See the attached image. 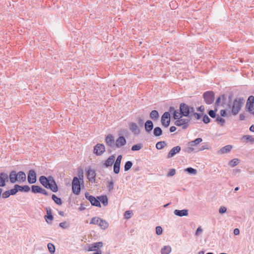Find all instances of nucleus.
Listing matches in <instances>:
<instances>
[{
  "mask_svg": "<svg viewBox=\"0 0 254 254\" xmlns=\"http://www.w3.org/2000/svg\"><path fill=\"white\" fill-rule=\"evenodd\" d=\"M39 182L45 188L50 189L54 192L58 191V186L52 176H49L47 178L44 176H41L39 178Z\"/></svg>",
  "mask_w": 254,
  "mask_h": 254,
  "instance_id": "obj_1",
  "label": "nucleus"
},
{
  "mask_svg": "<svg viewBox=\"0 0 254 254\" xmlns=\"http://www.w3.org/2000/svg\"><path fill=\"white\" fill-rule=\"evenodd\" d=\"M182 115H179L178 112L175 111L173 115L174 119L176 120L175 122V125L178 127L182 126V128L185 129L188 127L190 119H182Z\"/></svg>",
  "mask_w": 254,
  "mask_h": 254,
  "instance_id": "obj_2",
  "label": "nucleus"
},
{
  "mask_svg": "<svg viewBox=\"0 0 254 254\" xmlns=\"http://www.w3.org/2000/svg\"><path fill=\"white\" fill-rule=\"evenodd\" d=\"M245 100L243 98H237L234 101L231 111L233 115L238 114L244 104Z\"/></svg>",
  "mask_w": 254,
  "mask_h": 254,
  "instance_id": "obj_3",
  "label": "nucleus"
},
{
  "mask_svg": "<svg viewBox=\"0 0 254 254\" xmlns=\"http://www.w3.org/2000/svg\"><path fill=\"white\" fill-rule=\"evenodd\" d=\"M202 141L201 138H197L194 140L190 141L188 144V146L185 149V151L190 153L194 151V147L197 146Z\"/></svg>",
  "mask_w": 254,
  "mask_h": 254,
  "instance_id": "obj_4",
  "label": "nucleus"
},
{
  "mask_svg": "<svg viewBox=\"0 0 254 254\" xmlns=\"http://www.w3.org/2000/svg\"><path fill=\"white\" fill-rule=\"evenodd\" d=\"M72 190L75 194H78L80 193L81 188L80 181L77 177H74L72 182Z\"/></svg>",
  "mask_w": 254,
  "mask_h": 254,
  "instance_id": "obj_5",
  "label": "nucleus"
},
{
  "mask_svg": "<svg viewBox=\"0 0 254 254\" xmlns=\"http://www.w3.org/2000/svg\"><path fill=\"white\" fill-rule=\"evenodd\" d=\"M203 97L205 102L208 104H211L214 100V93L213 91H206L203 93Z\"/></svg>",
  "mask_w": 254,
  "mask_h": 254,
  "instance_id": "obj_6",
  "label": "nucleus"
},
{
  "mask_svg": "<svg viewBox=\"0 0 254 254\" xmlns=\"http://www.w3.org/2000/svg\"><path fill=\"white\" fill-rule=\"evenodd\" d=\"M180 112L179 115H181L182 116L191 117V115H190L189 106L185 103H181L180 104Z\"/></svg>",
  "mask_w": 254,
  "mask_h": 254,
  "instance_id": "obj_7",
  "label": "nucleus"
},
{
  "mask_svg": "<svg viewBox=\"0 0 254 254\" xmlns=\"http://www.w3.org/2000/svg\"><path fill=\"white\" fill-rule=\"evenodd\" d=\"M85 196L90 202L92 205L101 207V204L98 198H96L94 196L89 195L88 192L85 193Z\"/></svg>",
  "mask_w": 254,
  "mask_h": 254,
  "instance_id": "obj_8",
  "label": "nucleus"
},
{
  "mask_svg": "<svg viewBox=\"0 0 254 254\" xmlns=\"http://www.w3.org/2000/svg\"><path fill=\"white\" fill-rule=\"evenodd\" d=\"M162 125L165 127H167L170 123V115L168 112H165L161 117Z\"/></svg>",
  "mask_w": 254,
  "mask_h": 254,
  "instance_id": "obj_9",
  "label": "nucleus"
},
{
  "mask_svg": "<svg viewBox=\"0 0 254 254\" xmlns=\"http://www.w3.org/2000/svg\"><path fill=\"white\" fill-rule=\"evenodd\" d=\"M105 151V147L104 144L98 143L94 148V153L97 156L102 155Z\"/></svg>",
  "mask_w": 254,
  "mask_h": 254,
  "instance_id": "obj_10",
  "label": "nucleus"
},
{
  "mask_svg": "<svg viewBox=\"0 0 254 254\" xmlns=\"http://www.w3.org/2000/svg\"><path fill=\"white\" fill-rule=\"evenodd\" d=\"M105 142L107 146L112 149L115 148V141L113 136L112 134H108L105 138Z\"/></svg>",
  "mask_w": 254,
  "mask_h": 254,
  "instance_id": "obj_11",
  "label": "nucleus"
},
{
  "mask_svg": "<svg viewBox=\"0 0 254 254\" xmlns=\"http://www.w3.org/2000/svg\"><path fill=\"white\" fill-rule=\"evenodd\" d=\"M254 104V96L251 95L249 96L247 100L246 107L247 109H248V111L252 114L254 110V108H253Z\"/></svg>",
  "mask_w": 254,
  "mask_h": 254,
  "instance_id": "obj_12",
  "label": "nucleus"
},
{
  "mask_svg": "<svg viewBox=\"0 0 254 254\" xmlns=\"http://www.w3.org/2000/svg\"><path fill=\"white\" fill-rule=\"evenodd\" d=\"M28 182L29 184H32L36 182V174L34 170H30L28 173Z\"/></svg>",
  "mask_w": 254,
  "mask_h": 254,
  "instance_id": "obj_13",
  "label": "nucleus"
},
{
  "mask_svg": "<svg viewBox=\"0 0 254 254\" xmlns=\"http://www.w3.org/2000/svg\"><path fill=\"white\" fill-rule=\"evenodd\" d=\"M9 181L8 175L4 172L0 173V187H4L6 183Z\"/></svg>",
  "mask_w": 254,
  "mask_h": 254,
  "instance_id": "obj_14",
  "label": "nucleus"
},
{
  "mask_svg": "<svg viewBox=\"0 0 254 254\" xmlns=\"http://www.w3.org/2000/svg\"><path fill=\"white\" fill-rule=\"evenodd\" d=\"M127 143L126 138L123 136H119L115 141V147L121 148L124 146Z\"/></svg>",
  "mask_w": 254,
  "mask_h": 254,
  "instance_id": "obj_15",
  "label": "nucleus"
},
{
  "mask_svg": "<svg viewBox=\"0 0 254 254\" xmlns=\"http://www.w3.org/2000/svg\"><path fill=\"white\" fill-rule=\"evenodd\" d=\"M181 150V147L180 146H177L172 148L167 155V158H170L175 156L177 153L180 152Z\"/></svg>",
  "mask_w": 254,
  "mask_h": 254,
  "instance_id": "obj_16",
  "label": "nucleus"
},
{
  "mask_svg": "<svg viewBox=\"0 0 254 254\" xmlns=\"http://www.w3.org/2000/svg\"><path fill=\"white\" fill-rule=\"evenodd\" d=\"M96 174L93 170L89 169L87 172V179L90 182H95V177Z\"/></svg>",
  "mask_w": 254,
  "mask_h": 254,
  "instance_id": "obj_17",
  "label": "nucleus"
},
{
  "mask_svg": "<svg viewBox=\"0 0 254 254\" xmlns=\"http://www.w3.org/2000/svg\"><path fill=\"white\" fill-rule=\"evenodd\" d=\"M174 213L175 215L180 217L187 216L189 215V210L187 209L182 210L176 209L174 211Z\"/></svg>",
  "mask_w": 254,
  "mask_h": 254,
  "instance_id": "obj_18",
  "label": "nucleus"
},
{
  "mask_svg": "<svg viewBox=\"0 0 254 254\" xmlns=\"http://www.w3.org/2000/svg\"><path fill=\"white\" fill-rule=\"evenodd\" d=\"M47 215H45L44 218L46 222L48 224L51 223V221L53 220V216L52 213L51 209L50 208H46Z\"/></svg>",
  "mask_w": 254,
  "mask_h": 254,
  "instance_id": "obj_19",
  "label": "nucleus"
},
{
  "mask_svg": "<svg viewBox=\"0 0 254 254\" xmlns=\"http://www.w3.org/2000/svg\"><path fill=\"white\" fill-rule=\"evenodd\" d=\"M103 246L102 242L95 243L90 245L88 248L89 251H95Z\"/></svg>",
  "mask_w": 254,
  "mask_h": 254,
  "instance_id": "obj_20",
  "label": "nucleus"
},
{
  "mask_svg": "<svg viewBox=\"0 0 254 254\" xmlns=\"http://www.w3.org/2000/svg\"><path fill=\"white\" fill-rule=\"evenodd\" d=\"M129 129L135 135H138L140 133L139 129L136 124L134 123H131L129 124Z\"/></svg>",
  "mask_w": 254,
  "mask_h": 254,
  "instance_id": "obj_21",
  "label": "nucleus"
},
{
  "mask_svg": "<svg viewBox=\"0 0 254 254\" xmlns=\"http://www.w3.org/2000/svg\"><path fill=\"white\" fill-rule=\"evenodd\" d=\"M17 173L15 171H12L8 175L9 179L11 183H14L18 181Z\"/></svg>",
  "mask_w": 254,
  "mask_h": 254,
  "instance_id": "obj_22",
  "label": "nucleus"
},
{
  "mask_svg": "<svg viewBox=\"0 0 254 254\" xmlns=\"http://www.w3.org/2000/svg\"><path fill=\"white\" fill-rule=\"evenodd\" d=\"M115 161V156L112 155L110 156L105 161L104 165L105 167H108L112 166Z\"/></svg>",
  "mask_w": 254,
  "mask_h": 254,
  "instance_id": "obj_23",
  "label": "nucleus"
},
{
  "mask_svg": "<svg viewBox=\"0 0 254 254\" xmlns=\"http://www.w3.org/2000/svg\"><path fill=\"white\" fill-rule=\"evenodd\" d=\"M144 127L145 130L149 132L151 131L153 128V124L150 120H147L144 124Z\"/></svg>",
  "mask_w": 254,
  "mask_h": 254,
  "instance_id": "obj_24",
  "label": "nucleus"
},
{
  "mask_svg": "<svg viewBox=\"0 0 254 254\" xmlns=\"http://www.w3.org/2000/svg\"><path fill=\"white\" fill-rule=\"evenodd\" d=\"M44 189L39 186L33 185L31 187V191L34 193H40L42 194Z\"/></svg>",
  "mask_w": 254,
  "mask_h": 254,
  "instance_id": "obj_25",
  "label": "nucleus"
},
{
  "mask_svg": "<svg viewBox=\"0 0 254 254\" xmlns=\"http://www.w3.org/2000/svg\"><path fill=\"white\" fill-rule=\"evenodd\" d=\"M232 148V146L231 145H227L224 147L221 148L219 151V154H224L230 152Z\"/></svg>",
  "mask_w": 254,
  "mask_h": 254,
  "instance_id": "obj_26",
  "label": "nucleus"
},
{
  "mask_svg": "<svg viewBox=\"0 0 254 254\" xmlns=\"http://www.w3.org/2000/svg\"><path fill=\"white\" fill-rule=\"evenodd\" d=\"M18 182H24L26 181V176L25 173L23 171H19L17 173Z\"/></svg>",
  "mask_w": 254,
  "mask_h": 254,
  "instance_id": "obj_27",
  "label": "nucleus"
},
{
  "mask_svg": "<svg viewBox=\"0 0 254 254\" xmlns=\"http://www.w3.org/2000/svg\"><path fill=\"white\" fill-rule=\"evenodd\" d=\"M98 226L103 230H105L108 228L109 226V223L105 220L100 218L99 220Z\"/></svg>",
  "mask_w": 254,
  "mask_h": 254,
  "instance_id": "obj_28",
  "label": "nucleus"
},
{
  "mask_svg": "<svg viewBox=\"0 0 254 254\" xmlns=\"http://www.w3.org/2000/svg\"><path fill=\"white\" fill-rule=\"evenodd\" d=\"M172 251V248L170 246H165L161 249V254H169Z\"/></svg>",
  "mask_w": 254,
  "mask_h": 254,
  "instance_id": "obj_29",
  "label": "nucleus"
},
{
  "mask_svg": "<svg viewBox=\"0 0 254 254\" xmlns=\"http://www.w3.org/2000/svg\"><path fill=\"white\" fill-rule=\"evenodd\" d=\"M100 202H101L104 206H107L108 204V197L106 195H101L97 197Z\"/></svg>",
  "mask_w": 254,
  "mask_h": 254,
  "instance_id": "obj_30",
  "label": "nucleus"
},
{
  "mask_svg": "<svg viewBox=\"0 0 254 254\" xmlns=\"http://www.w3.org/2000/svg\"><path fill=\"white\" fill-rule=\"evenodd\" d=\"M16 186L18 191L28 192L30 190V187L27 185L21 186L19 185L16 184Z\"/></svg>",
  "mask_w": 254,
  "mask_h": 254,
  "instance_id": "obj_31",
  "label": "nucleus"
},
{
  "mask_svg": "<svg viewBox=\"0 0 254 254\" xmlns=\"http://www.w3.org/2000/svg\"><path fill=\"white\" fill-rule=\"evenodd\" d=\"M222 99V103L224 101L226 100L224 95L219 96L217 99L215 103V108H217L218 106L221 105V100Z\"/></svg>",
  "mask_w": 254,
  "mask_h": 254,
  "instance_id": "obj_32",
  "label": "nucleus"
},
{
  "mask_svg": "<svg viewBox=\"0 0 254 254\" xmlns=\"http://www.w3.org/2000/svg\"><path fill=\"white\" fill-rule=\"evenodd\" d=\"M150 118L153 120H156L159 118V113L156 110H153L150 114Z\"/></svg>",
  "mask_w": 254,
  "mask_h": 254,
  "instance_id": "obj_33",
  "label": "nucleus"
},
{
  "mask_svg": "<svg viewBox=\"0 0 254 254\" xmlns=\"http://www.w3.org/2000/svg\"><path fill=\"white\" fill-rule=\"evenodd\" d=\"M153 134L155 136H159L162 134V130L160 127H156L153 130Z\"/></svg>",
  "mask_w": 254,
  "mask_h": 254,
  "instance_id": "obj_34",
  "label": "nucleus"
},
{
  "mask_svg": "<svg viewBox=\"0 0 254 254\" xmlns=\"http://www.w3.org/2000/svg\"><path fill=\"white\" fill-rule=\"evenodd\" d=\"M245 139L247 142H250L252 144L254 142V138L250 135H244L242 138V140Z\"/></svg>",
  "mask_w": 254,
  "mask_h": 254,
  "instance_id": "obj_35",
  "label": "nucleus"
},
{
  "mask_svg": "<svg viewBox=\"0 0 254 254\" xmlns=\"http://www.w3.org/2000/svg\"><path fill=\"white\" fill-rule=\"evenodd\" d=\"M185 171L190 175H195L197 174V170L191 167L187 168Z\"/></svg>",
  "mask_w": 254,
  "mask_h": 254,
  "instance_id": "obj_36",
  "label": "nucleus"
},
{
  "mask_svg": "<svg viewBox=\"0 0 254 254\" xmlns=\"http://www.w3.org/2000/svg\"><path fill=\"white\" fill-rule=\"evenodd\" d=\"M52 198L57 204L61 205L62 204V199L60 198L57 197L55 194H52Z\"/></svg>",
  "mask_w": 254,
  "mask_h": 254,
  "instance_id": "obj_37",
  "label": "nucleus"
},
{
  "mask_svg": "<svg viewBox=\"0 0 254 254\" xmlns=\"http://www.w3.org/2000/svg\"><path fill=\"white\" fill-rule=\"evenodd\" d=\"M132 163L130 161H128L126 162L125 166H124V170L125 171H127L129 170H130L132 166Z\"/></svg>",
  "mask_w": 254,
  "mask_h": 254,
  "instance_id": "obj_38",
  "label": "nucleus"
},
{
  "mask_svg": "<svg viewBox=\"0 0 254 254\" xmlns=\"http://www.w3.org/2000/svg\"><path fill=\"white\" fill-rule=\"evenodd\" d=\"M215 121L221 126H223L225 123V120L218 115L216 117Z\"/></svg>",
  "mask_w": 254,
  "mask_h": 254,
  "instance_id": "obj_39",
  "label": "nucleus"
},
{
  "mask_svg": "<svg viewBox=\"0 0 254 254\" xmlns=\"http://www.w3.org/2000/svg\"><path fill=\"white\" fill-rule=\"evenodd\" d=\"M239 163V160L237 158H235V159H233L232 160H231L229 163V165L232 167H234L235 166H236V165H237Z\"/></svg>",
  "mask_w": 254,
  "mask_h": 254,
  "instance_id": "obj_40",
  "label": "nucleus"
},
{
  "mask_svg": "<svg viewBox=\"0 0 254 254\" xmlns=\"http://www.w3.org/2000/svg\"><path fill=\"white\" fill-rule=\"evenodd\" d=\"M166 145L165 141H159L156 144V148L157 149H162Z\"/></svg>",
  "mask_w": 254,
  "mask_h": 254,
  "instance_id": "obj_41",
  "label": "nucleus"
},
{
  "mask_svg": "<svg viewBox=\"0 0 254 254\" xmlns=\"http://www.w3.org/2000/svg\"><path fill=\"white\" fill-rule=\"evenodd\" d=\"M217 108H215V109L214 110H210L208 111V114L212 118H215L216 117V112H217Z\"/></svg>",
  "mask_w": 254,
  "mask_h": 254,
  "instance_id": "obj_42",
  "label": "nucleus"
},
{
  "mask_svg": "<svg viewBox=\"0 0 254 254\" xmlns=\"http://www.w3.org/2000/svg\"><path fill=\"white\" fill-rule=\"evenodd\" d=\"M47 247H48V249L49 251V252L51 253V254H53V253H54L55 252V246L50 243H48V245H47Z\"/></svg>",
  "mask_w": 254,
  "mask_h": 254,
  "instance_id": "obj_43",
  "label": "nucleus"
},
{
  "mask_svg": "<svg viewBox=\"0 0 254 254\" xmlns=\"http://www.w3.org/2000/svg\"><path fill=\"white\" fill-rule=\"evenodd\" d=\"M142 146H143V145L141 143L135 144L131 147V150L132 151L139 150L142 147Z\"/></svg>",
  "mask_w": 254,
  "mask_h": 254,
  "instance_id": "obj_44",
  "label": "nucleus"
},
{
  "mask_svg": "<svg viewBox=\"0 0 254 254\" xmlns=\"http://www.w3.org/2000/svg\"><path fill=\"white\" fill-rule=\"evenodd\" d=\"M100 220V218L99 217H93L91 219L90 224H94V225H98Z\"/></svg>",
  "mask_w": 254,
  "mask_h": 254,
  "instance_id": "obj_45",
  "label": "nucleus"
},
{
  "mask_svg": "<svg viewBox=\"0 0 254 254\" xmlns=\"http://www.w3.org/2000/svg\"><path fill=\"white\" fill-rule=\"evenodd\" d=\"M120 164L114 163V172L115 174H118L120 172Z\"/></svg>",
  "mask_w": 254,
  "mask_h": 254,
  "instance_id": "obj_46",
  "label": "nucleus"
},
{
  "mask_svg": "<svg viewBox=\"0 0 254 254\" xmlns=\"http://www.w3.org/2000/svg\"><path fill=\"white\" fill-rule=\"evenodd\" d=\"M10 195H15L18 191V189L16 185L14 186L13 189L8 190Z\"/></svg>",
  "mask_w": 254,
  "mask_h": 254,
  "instance_id": "obj_47",
  "label": "nucleus"
},
{
  "mask_svg": "<svg viewBox=\"0 0 254 254\" xmlns=\"http://www.w3.org/2000/svg\"><path fill=\"white\" fill-rule=\"evenodd\" d=\"M132 213L131 211H129V210L126 211L124 214L125 218H126L127 219H128L132 216Z\"/></svg>",
  "mask_w": 254,
  "mask_h": 254,
  "instance_id": "obj_48",
  "label": "nucleus"
},
{
  "mask_svg": "<svg viewBox=\"0 0 254 254\" xmlns=\"http://www.w3.org/2000/svg\"><path fill=\"white\" fill-rule=\"evenodd\" d=\"M1 197L4 199L8 198L10 195L8 190L4 191L3 193H1Z\"/></svg>",
  "mask_w": 254,
  "mask_h": 254,
  "instance_id": "obj_49",
  "label": "nucleus"
},
{
  "mask_svg": "<svg viewBox=\"0 0 254 254\" xmlns=\"http://www.w3.org/2000/svg\"><path fill=\"white\" fill-rule=\"evenodd\" d=\"M202 121L204 124H208L210 122V119L207 115H204L202 118Z\"/></svg>",
  "mask_w": 254,
  "mask_h": 254,
  "instance_id": "obj_50",
  "label": "nucleus"
},
{
  "mask_svg": "<svg viewBox=\"0 0 254 254\" xmlns=\"http://www.w3.org/2000/svg\"><path fill=\"white\" fill-rule=\"evenodd\" d=\"M163 229L161 226H157L156 227V233L157 235H160L162 234Z\"/></svg>",
  "mask_w": 254,
  "mask_h": 254,
  "instance_id": "obj_51",
  "label": "nucleus"
},
{
  "mask_svg": "<svg viewBox=\"0 0 254 254\" xmlns=\"http://www.w3.org/2000/svg\"><path fill=\"white\" fill-rule=\"evenodd\" d=\"M107 187L109 191H112L114 189V182L113 181L108 182Z\"/></svg>",
  "mask_w": 254,
  "mask_h": 254,
  "instance_id": "obj_52",
  "label": "nucleus"
},
{
  "mask_svg": "<svg viewBox=\"0 0 254 254\" xmlns=\"http://www.w3.org/2000/svg\"><path fill=\"white\" fill-rule=\"evenodd\" d=\"M176 174V170L175 169H171L170 170L167 176L168 177H172L175 175Z\"/></svg>",
  "mask_w": 254,
  "mask_h": 254,
  "instance_id": "obj_53",
  "label": "nucleus"
},
{
  "mask_svg": "<svg viewBox=\"0 0 254 254\" xmlns=\"http://www.w3.org/2000/svg\"><path fill=\"white\" fill-rule=\"evenodd\" d=\"M227 211V208L225 206H222L219 209V212L220 214H223Z\"/></svg>",
  "mask_w": 254,
  "mask_h": 254,
  "instance_id": "obj_54",
  "label": "nucleus"
},
{
  "mask_svg": "<svg viewBox=\"0 0 254 254\" xmlns=\"http://www.w3.org/2000/svg\"><path fill=\"white\" fill-rule=\"evenodd\" d=\"M59 226L63 229H66L68 227V225L67 224L66 222H64L60 223Z\"/></svg>",
  "mask_w": 254,
  "mask_h": 254,
  "instance_id": "obj_55",
  "label": "nucleus"
},
{
  "mask_svg": "<svg viewBox=\"0 0 254 254\" xmlns=\"http://www.w3.org/2000/svg\"><path fill=\"white\" fill-rule=\"evenodd\" d=\"M202 229H201V227H198L195 233V235L198 236L202 233Z\"/></svg>",
  "mask_w": 254,
  "mask_h": 254,
  "instance_id": "obj_56",
  "label": "nucleus"
},
{
  "mask_svg": "<svg viewBox=\"0 0 254 254\" xmlns=\"http://www.w3.org/2000/svg\"><path fill=\"white\" fill-rule=\"evenodd\" d=\"M122 159V156L121 155H119L117 157V158L115 163H117V164H120V165L121 163Z\"/></svg>",
  "mask_w": 254,
  "mask_h": 254,
  "instance_id": "obj_57",
  "label": "nucleus"
},
{
  "mask_svg": "<svg viewBox=\"0 0 254 254\" xmlns=\"http://www.w3.org/2000/svg\"><path fill=\"white\" fill-rule=\"evenodd\" d=\"M193 115L197 120H199L202 116V114L197 113H193Z\"/></svg>",
  "mask_w": 254,
  "mask_h": 254,
  "instance_id": "obj_58",
  "label": "nucleus"
},
{
  "mask_svg": "<svg viewBox=\"0 0 254 254\" xmlns=\"http://www.w3.org/2000/svg\"><path fill=\"white\" fill-rule=\"evenodd\" d=\"M205 108L203 106H200V107H198L196 108V110L197 111L200 112H203L204 111Z\"/></svg>",
  "mask_w": 254,
  "mask_h": 254,
  "instance_id": "obj_59",
  "label": "nucleus"
},
{
  "mask_svg": "<svg viewBox=\"0 0 254 254\" xmlns=\"http://www.w3.org/2000/svg\"><path fill=\"white\" fill-rule=\"evenodd\" d=\"M208 148V147L207 145H203V146H201L196 151H202V150H204V149H206Z\"/></svg>",
  "mask_w": 254,
  "mask_h": 254,
  "instance_id": "obj_60",
  "label": "nucleus"
},
{
  "mask_svg": "<svg viewBox=\"0 0 254 254\" xmlns=\"http://www.w3.org/2000/svg\"><path fill=\"white\" fill-rule=\"evenodd\" d=\"M220 113L221 116L223 117L226 116V115H227L226 111L225 110H220Z\"/></svg>",
  "mask_w": 254,
  "mask_h": 254,
  "instance_id": "obj_61",
  "label": "nucleus"
},
{
  "mask_svg": "<svg viewBox=\"0 0 254 254\" xmlns=\"http://www.w3.org/2000/svg\"><path fill=\"white\" fill-rule=\"evenodd\" d=\"M189 109H190V115H193V113H195L194 112V109L193 108V107H189Z\"/></svg>",
  "mask_w": 254,
  "mask_h": 254,
  "instance_id": "obj_62",
  "label": "nucleus"
},
{
  "mask_svg": "<svg viewBox=\"0 0 254 254\" xmlns=\"http://www.w3.org/2000/svg\"><path fill=\"white\" fill-rule=\"evenodd\" d=\"M240 233V230L238 228H235L234 230V235H239Z\"/></svg>",
  "mask_w": 254,
  "mask_h": 254,
  "instance_id": "obj_63",
  "label": "nucleus"
},
{
  "mask_svg": "<svg viewBox=\"0 0 254 254\" xmlns=\"http://www.w3.org/2000/svg\"><path fill=\"white\" fill-rule=\"evenodd\" d=\"M239 119L241 121H243L245 119V116L244 114H241L239 116Z\"/></svg>",
  "mask_w": 254,
  "mask_h": 254,
  "instance_id": "obj_64",
  "label": "nucleus"
}]
</instances>
